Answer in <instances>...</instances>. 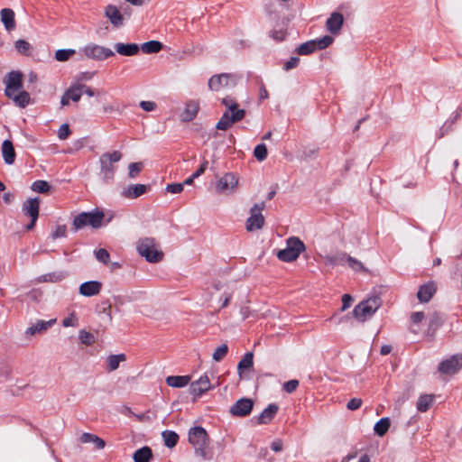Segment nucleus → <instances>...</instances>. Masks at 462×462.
<instances>
[{
  "label": "nucleus",
  "mask_w": 462,
  "mask_h": 462,
  "mask_svg": "<svg viewBox=\"0 0 462 462\" xmlns=\"http://www.w3.org/2000/svg\"><path fill=\"white\" fill-rule=\"evenodd\" d=\"M67 233V227L64 225L58 226L55 231L52 233L51 236L53 239H57L60 237H65Z\"/></svg>",
  "instance_id": "58"
},
{
  "label": "nucleus",
  "mask_w": 462,
  "mask_h": 462,
  "mask_svg": "<svg viewBox=\"0 0 462 462\" xmlns=\"http://www.w3.org/2000/svg\"><path fill=\"white\" fill-rule=\"evenodd\" d=\"M362 402L360 398H351L346 403V408L349 411H356L361 407Z\"/></svg>",
  "instance_id": "55"
},
{
  "label": "nucleus",
  "mask_w": 462,
  "mask_h": 462,
  "mask_svg": "<svg viewBox=\"0 0 462 462\" xmlns=\"http://www.w3.org/2000/svg\"><path fill=\"white\" fill-rule=\"evenodd\" d=\"M245 116V111L244 109L236 110V111H225L216 125L217 129L226 131L228 130L235 123L241 121Z\"/></svg>",
  "instance_id": "12"
},
{
  "label": "nucleus",
  "mask_w": 462,
  "mask_h": 462,
  "mask_svg": "<svg viewBox=\"0 0 462 462\" xmlns=\"http://www.w3.org/2000/svg\"><path fill=\"white\" fill-rule=\"evenodd\" d=\"M1 22L6 31H13L15 26L14 12L10 8H4L0 12Z\"/></svg>",
  "instance_id": "28"
},
{
  "label": "nucleus",
  "mask_w": 462,
  "mask_h": 462,
  "mask_svg": "<svg viewBox=\"0 0 462 462\" xmlns=\"http://www.w3.org/2000/svg\"><path fill=\"white\" fill-rule=\"evenodd\" d=\"M76 53V51L73 49H67V50H58L55 52V59L58 61H67L70 59L71 56H73Z\"/></svg>",
  "instance_id": "43"
},
{
  "label": "nucleus",
  "mask_w": 462,
  "mask_h": 462,
  "mask_svg": "<svg viewBox=\"0 0 462 462\" xmlns=\"http://www.w3.org/2000/svg\"><path fill=\"white\" fill-rule=\"evenodd\" d=\"M208 167V162L207 161H204L201 165L199 166V168L192 174V178H198L199 177L200 175H202L206 169Z\"/></svg>",
  "instance_id": "63"
},
{
  "label": "nucleus",
  "mask_w": 462,
  "mask_h": 462,
  "mask_svg": "<svg viewBox=\"0 0 462 462\" xmlns=\"http://www.w3.org/2000/svg\"><path fill=\"white\" fill-rule=\"evenodd\" d=\"M62 325L66 328H68V327L76 328L79 326V319L75 313H71L62 320Z\"/></svg>",
  "instance_id": "50"
},
{
  "label": "nucleus",
  "mask_w": 462,
  "mask_h": 462,
  "mask_svg": "<svg viewBox=\"0 0 462 462\" xmlns=\"http://www.w3.org/2000/svg\"><path fill=\"white\" fill-rule=\"evenodd\" d=\"M58 279L55 277V275H52V274H47V275H43V276H41L37 279V282H57Z\"/></svg>",
  "instance_id": "64"
},
{
  "label": "nucleus",
  "mask_w": 462,
  "mask_h": 462,
  "mask_svg": "<svg viewBox=\"0 0 462 462\" xmlns=\"http://www.w3.org/2000/svg\"><path fill=\"white\" fill-rule=\"evenodd\" d=\"M227 352H228L227 345L226 344H223V345H221V346H219L218 347L216 348V350L214 351V353L212 355V358L216 362H219V361H221L226 356Z\"/></svg>",
  "instance_id": "46"
},
{
  "label": "nucleus",
  "mask_w": 462,
  "mask_h": 462,
  "mask_svg": "<svg viewBox=\"0 0 462 462\" xmlns=\"http://www.w3.org/2000/svg\"><path fill=\"white\" fill-rule=\"evenodd\" d=\"M254 402L249 398H242L230 408V413L237 417H245L252 411Z\"/></svg>",
  "instance_id": "17"
},
{
  "label": "nucleus",
  "mask_w": 462,
  "mask_h": 462,
  "mask_svg": "<svg viewBox=\"0 0 462 462\" xmlns=\"http://www.w3.org/2000/svg\"><path fill=\"white\" fill-rule=\"evenodd\" d=\"M14 47L20 54L26 56H29L31 54L32 49V45L28 42L22 39L17 40L14 42Z\"/></svg>",
  "instance_id": "41"
},
{
  "label": "nucleus",
  "mask_w": 462,
  "mask_h": 462,
  "mask_svg": "<svg viewBox=\"0 0 462 462\" xmlns=\"http://www.w3.org/2000/svg\"><path fill=\"white\" fill-rule=\"evenodd\" d=\"M462 368V354H454L448 358L440 361L438 365V371L442 374L452 375Z\"/></svg>",
  "instance_id": "10"
},
{
  "label": "nucleus",
  "mask_w": 462,
  "mask_h": 462,
  "mask_svg": "<svg viewBox=\"0 0 462 462\" xmlns=\"http://www.w3.org/2000/svg\"><path fill=\"white\" fill-rule=\"evenodd\" d=\"M95 254L97 261L105 264H107L109 263L110 255L106 249H98L97 251L95 252Z\"/></svg>",
  "instance_id": "51"
},
{
  "label": "nucleus",
  "mask_w": 462,
  "mask_h": 462,
  "mask_svg": "<svg viewBox=\"0 0 462 462\" xmlns=\"http://www.w3.org/2000/svg\"><path fill=\"white\" fill-rule=\"evenodd\" d=\"M104 217V213L99 210H96L94 212H83L75 217L73 220V226L76 230L81 229L86 226L97 228L101 226Z\"/></svg>",
  "instance_id": "8"
},
{
  "label": "nucleus",
  "mask_w": 462,
  "mask_h": 462,
  "mask_svg": "<svg viewBox=\"0 0 462 462\" xmlns=\"http://www.w3.org/2000/svg\"><path fill=\"white\" fill-rule=\"evenodd\" d=\"M335 36L329 33L319 37V51L330 46L335 41Z\"/></svg>",
  "instance_id": "49"
},
{
  "label": "nucleus",
  "mask_w": 462,
  "mask_h": 462,
  "mask_svg": "<svg viewBox=\"0 0 462 462\" xmlns=\"http://www.w3.org/2000/svg\"><path fill=\"white\" fill-rule=\"evenodd\" d=\"M268 154L267 147L263 143H260L256 145L254 151V156L256 158L257 161L263 162L266 159Z\"/></svg>",
  "instance_id": "45"
},
{
  "label": "nucleus",
  "mask_w": 462,
  "mask_h": 462,
  "mask_svg": "<svg viewBox=\"0 0 462 462\" xmlns=\"http://www.w3.org/2000/svg\"><path fill=\"white\" fill-rule=\"evenodd\" d=\"M166 190L170 193L178 194L183 190L182 183H172L166 187Z\"/></svg>",
  "instance_id": "59"
},
{
  "label": "nucleus",
  "mask_w": 462,
  "mask_h": 462,
  "mask_svg": "<svg viewBox=\"0 0 462 462\" xmlns=\"http://www.w3.org/2000/svg\"><path fill=\"white\" fill-rule=\"evenodd\" d=\"M101 288H102V283L100 282L90 281V282H83L79 286V291L81 295L86 296V297H91V296L97 295L100 292Z\"/></svg>",
  "instance_id": "24"
},
{
  "label": "nucleus",
  "mask_w": 462,
  "mask_h": 462,
  "mask_svg": "<svg viewBox=\"0 0 462 462\" xmlns=\"http://www.w3.org/2000/svg\"><path fill=\"white\" fill-rule=\"evenodd\" d=\"M1 150L5 162L8 165H12L16 156L13 143L9 140L4 141Z\"/></svg>",
  "instance_id": "29"
},
{
  "label": "nucleus",
  "mask_w": 462,
  "mask_h": 462,
  "mask_svg": "<svg viewBox=\"0 0 462 462\" xmlns=\"http://www.w3.org/2000/svg\"><path fill=\"white\" fill-rule=\"evenodd\" d=\"M190 376L189 375H171L166 378V383L171 387L180 388L189 384Z\"/></svg>",
  "instance_id": "34"
},
{
  "label": "nucleus",
  "mask_w": 462,
  "mask_h": 462,
  "mask_svg": "<svg viewBox=\"0 0 462 462\" xmlns=\"http://www.w3.org/2000/svg\"><path fill=\"white\" fill-rule=\"evenodd\" d=\"M279 410L278 405L273 403L270 404L263 412L256 418L257 424H268L270 423Z\"/></svg>",
  "instance_id": "27"
},
{
  "label": "nucleus",
  "mask_w": 462,
  "mask_h": 462,
  "mask_svg": "<svg viewBox=\"0 0 462 462\" xmlns=\"http://www.w3.org/2000/svg\"><path fill=\"white\" fill-rule=\"evenodd\" d=\"M162 436L166 447L171 448L176 446L179 439V436L176 432L171 430H164L162 433Z\"/></svg>",
  "instance_id": "39"
},
{
  "label": "nucleus",
  "mask_w": 462,
  "mask_h": 462,
  "mask_svg": "<svg viewBox=\"0 0 462 462\" xmlns=\"http://www.w3.org/2000/svg\"><path fill=\"white\" fill-rule=\"evenodd\" d=\"M304 249V244L298 237L292 236L287 239L286 247L278 251L276 256L282 262H293Z\"/></svg>",
  "instance_id": "6"
},
{
  "label": "nucleus",
  "mask_w": 462,
  "mask_h": 462,
  "mask_svg": "<svg viewBox=\"0 0 462 462\" xmlns=\"http://www.w3.org/2000/svg\"><path fill=\"white\" fill-rule=\"evenodd\" d=\"M70 134L69 126L67 124H63L60 125L59 131H58V137L60 140H65L69 137Z\"/></svg>",
  "instance_id": "56"
},
{
  "label": "nucleus",
  "mask_w": 462,
  "mask_h": 462,
  "mask_svg": "<svg viewBox=\"0 0 462 462\" xmlns=\"http://www.w3.org/2000/svg\"><path fill=\"white\" fill-rule=\"evenodd\" d=\"M254 366V354L252 352L246 353L237 365V373L240 379L245 377L246 371H251Z\"/></svg>",
  "instance_id": "26"
},
{
  "label": "nucleus",
  "mask_w": 462,
  "mask_h": 462,
  "mask_svg": "<svg viewBox=\"0 0 462 462\" xmlns=\"http://www.w3.org/2000/svg\"><path fill=\"white\" fill-rule=\"evenodd\" d=\"M240 187V177L235 172H226L217 179L215 184L216 192L219 194L236 193Z\"/></svg>",
  "instance_id": "7"
},
{
  "label": "nucleus",
  "mask_w": 462,
  "mask_h": 462,
  "mask_svg": "<svg viewBox=\"0 0 462 462\" xmlns=\"http://www.w3.org/2000/svg\"><path fill=\"white\" fill-rule=\"evenodd\" d=\"M3 82L5 86V95L16 106L25 108L31 103L30 94L23 89V74L21 71L12 70L5 76Z\"/></svg>",
  "instance_id": "1"
},
{
  "label": "nucleus",
  "mask_w": 462,
  "mask_h": 462,
  "mask_svg": "<svg viewBox=\"0 0 462 462\" xmlns=\"http://www.w3.org/2000/svg\"><path fill=\"white\" fill-rule=\"evenodd\" d=\"M345 23V17L342 13L333 11L326 20L325 28L332 35H339Z\"/></svg>",
  "instance_id": "14"
},
{
  "label": "nucleus",
  "mask_w": 462,
  "mask_h": 462,
  "mask_svg": "<svg viewBox=\"0 0 462 462\" xmlns=\"http://www.w3.org/2000/svg\"><path fill=\"white\" fill-rule=\"evenodd\" d=\"M55 321H56V319H51L49 321L39 320L33 326L30 327L26 330V334L30 335V336H33L36 333H42L43 331H46L49 328H51L55 323Z\"/></svg>",
  "instance_id": "32"
},
{
  "label": "nucleus",
  "mask_w": 462,
  "mask_h": 462,
  "mask_svg": "<svg viewBox=\"0 0 462 462\" xmlns=\"http://www.w3.org/2000/svg\"><path fill=\"white\" fill-rule=\"evenodd\" d=\"M32 189L37 193H48L51 186L45 180H36L32 184Z\"/></svg>",
  "instance_id": "44"
},
{
  "label": "nucleus",
  "mask_w": 462,
  "mask_h": 462,
  "mask_svg": "<svg viewBox=\"0 0 462 462\" xmlns=\"http://www.w3.org/2000/svg\"><path fill=\"white\" fill-rule=\"evenodd\" d=\"M346 265L349 266L356 272H360L365 269L364 264L359 260L350 256L349 254H347Z\"/></svg>",
  "instance_id": "47"
},
{
  "label": "nucleus",
  "mask_w": 462,
  "mask_h": 462,
  "mask_svg": "<svg viewBox=\"0 0 462 462\" xmlns=\"http://www.w3.org/2000/svg\"><path fill=\"white\" fill-rule=\"evenodd\" d=\"M79 341L86 346H91L96 342L95 336L85 329L79 331Z\"/></svg>",
  "instance_id": "42"
},
{
  "label": "nucleus",
  "mask_w": 462,
  "mask_h": 462,
  "mask_svg": "<svg viewBox=\"0 0 462 462\" xmlns=\"http://www.w3.org/2000/svg\"><path fill=\"white\" fill-rule=\"evenodd\" d=\"M391 427L390 417H382L374 425V434L378 437H383Z\"/></svg>",
  "instance_id": "31"
},
{
  "label": "nucleus",
  "mask_w": 462,
  "mask_h": 462,
  "mask_svg": "<svg viewBox=\"0 0 462 462\" xmlns=\"http://www.w3.org/2000/svg\"><path fill=\"white\" fill-rule=\"evenodd\" d=\"M80 441L82 443H93L97 449H103L106 446V443L102 439L92 433H83L80 436Z\"/></svg>",
  "instance_id": "36"
},
{
  "label": "nucleus",
  "mask_w": 462,
  "mask_h": 462,
  "mask_svg": "<svg viewBox=\"0 0 462 462\" xmlns=\"http://www.w3.org/2000/svg\"><path fill=\"white\" fill-rule=\"evenodd\" d=\"M341 301L342 306L340 308V311H345L352 305L354 301V297L349 293H345L342 295Z\"/></svg>",
  "instance_id": "53"
},
{
  "label": "nucleus",
  "mask_w": 462,
  "mask_h": 462,
  "mask_svg": "<svg viewBox=\"0 0 462 462\" xmlns=\"http://www.w3.org/2000/svg\"><path fill=\"white\" fill-rule=\"evenodd\" d=\"M382 305V300L379 296H373L367 300H361L351 311L353 318L362 322L367 318L372 317Z\"/></svg>",
  "instance_id": "3"
},
{
  "label": "nucleus",
  "mask_w": 462,
  "mask_h": 462,
  "mask_svg": "<svg viewBox=\"0 0 462 462\" xmlns=\"http://www.w3.org/2000/svg\"><path fill=\"white\" fill-rule=\"evenodd\" d=\"M434 396L432 394H420L417 403L416 409L420 412H426L432 405Z\"/></svg>",
  "instance_id": "33"
},
{
  "label": "nucleus",
  "mask_w": 462,
  "mask_h": 462,
  "mask_svg": "<svg viewBox=\"0 0 462 462\" xmlns=\"http://www.w3.org/2000/svg\"><path fill=\"white\" fill-rule=\"evenodd\" d=\"M451 126L448 125V121H446L443 125L437 131L436 136L438 139L442 138L445 134H447Z\"/></svg>",
  "instance_id": "61"
},
{
  "label": "nucleus",
  "mask_w": 462,
  "mask_h": 462,
  "mask_svg": "<svg viewBox=\"0 0 462 462\" xmlns=\"http://www.w3.org/2000/svg\"><path fill=\"white\" fill-rule=\"evenodd\" d=\"M424 318H425V315H424L423 311H415V312H412L411 315V321L413 324H419L424 319Z\"/></svg>",
  "instance_id": "60"
},
{
  "label": "nucleus",
  "mask_w": 462,
  "mask_h": 462,
  "mask_svg": "<svg viewBox=\"0 0 462 462\" xmlns=\"http://www.w3.org/2000/svg\"><path fill=\"white\" fill-rule=\"evenodd\" d=\"M437 291V285L434 281H428L421 284L417 291V298L420 303L429 302Z\"/></svg>",
  "instance_id": "18"
},
{
  "label": "nucleus",
  "mask_w": 462,
  "mask_h": 462,
  "mask_svg": "<svg viewBox=\"0 0 462 462\" xmlns=\"http://www.w3.org/2000/svg\"><path fill=\"white\" fill-rule=\"evenodd\" d=\"M317 50H318V42L315 40H311V41H309V42H306L300 44L297 48L296 52L299 55L304 56V55L311 54V53L315 52Z\"/></svg>",
  "instance_id": "37"
},
{
  "label": "nucleus",
  "mask_w": 462,
  "mask_h": 462,
  "mask_svg": "<svg viewBox=\"0 0 462 462\" xmlns=\"http://www.w3.org/2000/svg\"><path fill=\"white\" fill-rule=\"evenodd\" d=\"M299 386V381L296 379L290 380L283 383V390L288 393H293Z\"/></svg>",
  "instance_id": "54"
},
{
  "label": "nucleus",
  "mask_w": 462,
  "mask_h": 462,
  "mask_svg": "<svg viewBox=\"0 0 462 462\" xmlns=\"http://www.w3.org/2000/svg\"><path fill=\"white\" fill-rule=\"evenodd\" d=\"M104 14L115 28L123 26L124 15L121 14L117 6L114 5H107L104 9Z\"/></svg>",
  "instance_id": "20"
},
{
  "label": "nucleus",
  "mask_w": 462,
  "mask_h": 462,
  "mask_svg": "<svg viewBox=\"0 0 462 462\" xmlns=\"http://www.w3.org/2000/svg\"><path fill=\"white\" fill-rule=\"evenodd\" d=\"M152 454L149 447L139 448L134 453L133 458L134 462H149Z\"/></svg>",
  "instance_id": "38"
},
{
  "label": "nucleus",
  "mask_w": 462,
  "mask_h": 462,
  "mask_svg": "<svg viewBox=\"0 0 462 462\" xmlns=\"http://www.w3.org/2000/svg\"><path fill=\"white\" fill-rule=\"evenodd\" d=\"M40 199L38 198L29 199L23 205V211L32 220H37L39 216Z\"/></svg>",
  "instance_id": "25"
},
{
  "label": "nucleus",
  "mask_w": 462,
  "mask_h": 462,
  "mask_svg": "<svg viewBox=\"0 0 462 462\" xmlns=\"http://www.w3.org/2000/svg\"><path fill=\"white\" fill-rule=\"evenodd\" d=\"M208 86L212 91H219L223 88L235 87V76L229 73L214 75L208 79Z\"/></svg>",
  "instance_id": "13"
},
{
  "label": "nucleus",
  "mask_w": 462,
  "mask_h": 462,
  "mask_svg": "<svg viewBox=\"0 0 462 462\" xmlns=\"http://www.w3.org/2000/svg\"><path fill=\"white\" fill-rule=\"evenodd\" d=\"M200 108V102L198 99H189L185 103L184 109L181 113V121L190 122L198 115Z\"/></svg>",
  "instance_id": "21"
},
{
  "label": "nucleus",
  "mask_w": 462,
  "mask_h": 462,
  "mask_svg": "<svg viewBox=\"0 0 462 462\" xmlns=\"http://www.w3.org/2000/svg\"><path fill=\"white\" fill-rule=\"evenodd\" d=\"M265 208V203L260 202L254 204L250 209V217L246 219L245 229L247 232L261 230L264 226V217L262 211Z\"/></svg>",
  "instance_id": "9"
},
{
  "label": "nucleus",
  "mask_w": 462,
  "mask_h": 462,
  "mask_svg": "<svg viewBox=\"0 0 462 462\" xmlns=\"http://www.w3.org/2000/svg\"><path fill=\"white\" fill-rule=\"evenodd\" d=\"M81 51L85 57L96 60H103L115 55L111 49L97 44H88Z\"/></svg>",
  "instance_id": "11"
},
{
  "label": "nucleus",
  "mask_w": 462,
  "mask_h": 462,
  "mask_svg": "<svg viewBox=\"0 0 462 462\" xmlns=\"http://www.w3.org/2000/svg\"><path fill=\"white\" fill-rule=\"evenodd\" d=\"M84 84L80 82H75L72 84L62 95L60 98V104L62 106H68L69 101L78 102L79 101L83 94Z\"/></svg>",
  "instance_id": "16"
},
{
  "label": "nucleus",
  "mask_w": 462,
  "mask_h": 462,
  "mask_svg": "<svg viewBox=\"0 0 462 462\" xmlns=\"http://www.w3.org/2000/svg\"><path fill=\"white\" fill-rule=\"evenodd\" d=\"M126 356L125 354L110 355L106 358V370L113 372L119 367L120 363L125 362Z\"/></svg>",
  "instance_id": "35"
},
{
  "label": "nucleus",
  "mask_w": 462,
  "mask_h": 462,
  "mask_svg": "<svg viewBox=\"0 0 462 462\" xmlns=\"http://www.w3.org/2000/svg\"><path fill=\"white\" fill-rule=\"evenodd\" d=\"M123 158V153L119 151L104 152L99 157L100 172L106 181L113 180L116 170V163Z\"/></svg>",
  "instance_id": "4"
},
{
  "label": "nucleus",
  "mask_w": 462,
  "mask_h": 462,
  "mask_svg": "<svg viewBox=\"0 0 462 462\" xmlns=\"http://www.w3.org/2000/svg\"><path fill=\"white\" fill-rule=\"evenodd\" d=\"M147 191V186L144 184H132L125 188L121 194L124 198L134 199L143 195Z\"/></svg>",
  "instance_id": "22"
},
{
  "label": "nucleus",
  "mask_w": 462,
  "mask_h": 462,
  "mask_svg": "<svg viewBox=\"0 0 462 462\" xmlns=\"http://www.w3.org/2000/svg\"><path fill=\"white\" fill-rule=\"evenodd\" d=\"M136 250L142 257L152 263L161 262L164 256L159 243L153 237L140 238L136 243Z\"/></svg>",
  "instance_id": "2"
},
{
  "label": "nucleus",
  "mask_w": 462,
  "mask_h": 462,
  "mask_svg": "<svg viewBox=\"0 0 462 462\" xmlns=\"http://www.w3.org/2000/svg\"><path fill=\"white\" fill-rule=\"evenodd\" d=\"M189 442L193 446L197 456L206 457L209 439L204 428L199 426L191 428L189 431Z\"/></svg>",
  "instance_id": "5"
},
{
  "label": "nucleus",
  "mask_w": 462,
  "mask_h": 462,
  "mask_svg": "<svg viewBox=\"0 0 462 462\" xmlns=\"http://www.w3.org/2000/svg\"><path fill=\"white\" fill-rule=\"evenodd\" d=\"M162 49V42H160L158 41H150V42H144L141 46V50L144 53H148V54H150V53H157Z\"/></svg>",
  "instance_id": "40"
},
{
  "label": "nucleus",
  "mask_w": 462,
  "mask_h": 462,
  "mask_svg": "<svg viewBox=\"0 0 462 462\" xmlns=\"http://www.w3.org/2000/svg\"><path fill=\"white\" fill-rule=\"evenodd\" d=\"M115 50L123 56H134L139 52L140 47L136 43H116Z\"/></svg>",
  "instance_id": "30"
},
{
  "label": "nucleus",
  "mask_w": 462,
  "mask_h": 462,
  "mask_svg": "<svg viewBox=\"0 0 462 462\" xmlns=\"http://www.w3.org/2000/svg\"><path fill=\"white\" fill-rule=\"evenodd\" d=\"M300 62V58L298 57H291L288 61H286L283 64V69L288 71L291 70L298 66Z\"/></svg>",
  "instance_id": "57"
},
{
  "label": "nucleus",
  "mask_w": 462,
  "mask_h": 462,
  "mask_svg": "<svg viewBox=\"0 0 462 462\" xmlns=\"http://www.w3.org/2000/svg\"><path fill=\"white\" fill-rule=\"evenodd\" d=\"M140 106L146 112L153 111L157 105L153 101H142L140 103Z\"/></svg>",
  "instance_id": "62"
},
{
  "label": "nucleus",
  "mask_w": 462,
  "mask_h": 462,
  "mask_svg": "<svg viewBox=\"0 0 462 462\" xmlns=\"http://www.w3.org/2000/svg\"><path fill=\"white\" fill-rule=\"evenodd\" d=\"M346 253L336 252L334 254H327L324 257V263L331 268L336 266H345L346 264Z\"/></svg>",
  "instance_id": "23"
},
{
  "label": "nucleus",
  "mask_w": 462,
  "mask_h": 462,
  "mask_svg": "<svg viewBox=\"0 0 462 462\" xmlns=\"http://www.w3.org/2000/svg\"><path fill=\"white\" fill-rule=\"evenodd\" d=\"M222 104L226 106V111H236L241 110L238 106V103L231 97H223L221 100Z\"/></svg>",
  "instance_id": "48"
},
{
  "label": "nucleus",
  "mask_w": 462,
  "mask_h": 462,
  "mask_svg": "<svg viewBox=\"0 0 462 462\" xmlns=\"http://www.w3.org/2000/svg\"><path fill=\"white\" fill-rule=\"evenodd\" d=\"M143 164L142 162H133L128 166V175L130 178H135L142 171Z\"/></svg>",
  "instance_id": "52"
},
{
  "label": "nucleus",
  "mask_w": 462,
  "mask_h": 462,
  "mask_svg": "<svg viewBox=\"0 0 462 462\" xmlns=\"http://www.w3.org/2000/svg\"><path fill=\"white\" fill-rule=\"evenodd\" d=\"M444 319L439 312H433L428 320V327L424 332L425 337L428 341L433 342L436 338L437 331L443 326Z\"/></svg>",
  "instance_id": "15"
},
{
  "label": "nucleus",
  "mask_w": 462,
  "mask_h": 462,
  "mask_svg": "<svg viewBox=\"0 0 462 462\" xmlns=\"http://www.w3.org/2000/svg\"><path fill=\"white\" fill-rule=\"evenodd\" d=\"M212 388L209 378L207 375L201 376L199 380L192 382L189 386L190 393L194 399L201 396Z\"/></svg>",
  "instance_id": "19"
}]
</instances>
